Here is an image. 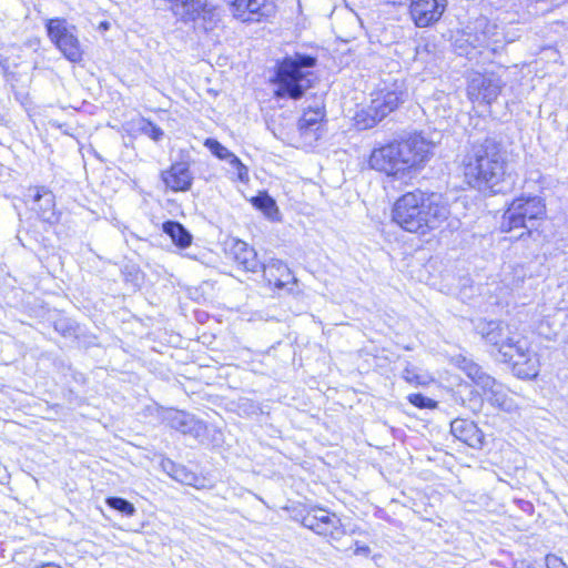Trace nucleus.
Segmentation results:
<instances>
[{
  "mask_svg": "<svg viewBox=\"0 0 568 568\" xmlns=\"http://www.w3.org/2000/svg\"><path fill=\"white\" fill-rule=\"evenodd\" d=\"M511 163L513 154L504 142L489 136L474 144L464 156V176L471 187L497 193L511 176Z\"/></svg>",
  "mask_w": 568,
  "mask_h": 568,
  "instance_id": "nucleus-1",
  "label": "nucleus"
},
{
  "mask_svg": "<svg viewBox=\"0 0 568 568\" xmlns=\"http://www.w3.org/2000/svg\"><path fill=\"white\" fill-rule=\"evenodd\" d=\"M449 211L438 195L419 190L407 192L394 204L393 221L410 233L425 234L435 230L448 217Z\"/></svg>",
  "mask_w": 568,
  "mask_h": 568,
  "instance_id": "nucleus-2",
  "label": "nucleus"
},
{
  "mask_svg": "<svg viewBox=\"0 0 568 568\" xmlns=\"http://www.w3.org/2000/svg\"><path fill=\"white\" fill-rule=\"evenodd\" d=\"M316 63L312 55L296 53L284 58L277 63L274 94L281 99H301L312 87L313 73L310 71Z\"/></svg>",
  "mask_w": 568,
  "mask_h": 568,
  "instance_id": "nucleus-3",
  "label": "nucleus"
},
{
  "mask_svg": "<svg viewBox=\"0 0 568 568\" xmlns=\"http://www.w3.org/2000/svg\"><path fill=\"white\" fill-rule=\"evenodd\" d=\"M546 214V205L538 196L515 199L505 211L501 221V231L511 232L525 229L527 234L537 226V222Z\"/></svg>",
  "mask_w": 568,
  "mask_h": 568,
  "instance_id": "nucleus-4",
  "label": "nucleus"
},
{
  "mask_svg": "<svg viewBox=\"0 0 568 568\" xmlns=\"http://www.w3.org/2000/svg\"><path fill=\"white\" fill-rule=\"evenodd\" d=\"M47 31L50 40L67 60L73 63L82 60L83 50L75 26L68 23L65 19L54 18L48 21Z\"/></svg>",
  "mask_w": 568,
  "mask_h": 568,
  "instance_id": "nucleus-5",
  "label": "nucleus"
},
{
  "mask_svg": "<svg viewBox=\"0 0 568 568\" xmlns=\"http://www.w3.org/2000/svg\"><path fill=\"white\" fill-rule=\"evenodd\" d=\"M473 324L475 332L479 334L486 343L497 348L500 358L503 356L510 358L513 352L517 349V341L510 331V326L504 321L477 318L473 321Z\"/></svg>",
  "mask_w": 568,
  "mask_h": 568,
  "instance_id": "nucleus-6",
  "label": "nucleus"
},
{
  "mask_svg": "<svg viewBox=\"0 0 568 568\" xmlns=\"http://www.w3.org/2000/svg\"><path fill=\"white\" fill-rule=\"evenodd\" d=\"M368 164L371 169L394 178H404L406 173L396 142L374 149L369 156Z\"/></svg>",
  "mask_w": 568,
  "mask_h": 568,
  "instance_id": "nucleus-7",
  "label": "nucleus"
},
{
  "mask_svg": "<svg viewBox=\"0 0 568 568\" xmlns=\"http://www.w3.org/2000/svg\"><path fill=\"white\" fill-rule=\"evenodd\" d=\"M503 82L495 74L474 73L468 81L467 95L470 101L491 104L501 92Z\"/></svg>",
  "mask_w": 568,
  "mask_h": 568,
  "instance_id": "nucleus-8",
  "label": "nucleus"
},
{
  "mask_svg": "<svg viewBox=\"0 0 568 568\" xmlns=\"http://www.w3.org/2000/svg\"><path fill=\"white\" fill-rule=\"evenodd\" d=\"M400 151V160L405 172L424 164L433 150L434 144L419 134H414L407 140L396 142Z\"/></svg>",
  "mask_w": 568,
  "mask_h": 568,
  "instance_id": "nucleus-9",
  "label": "nucleus"
},
{
  "mask_svg": "<svg viewBox=\"0 0 568 568\" xmlns=\"http://www.w3.org/2000/svg\"><path fill=\"white\" fill-rule=\"evenodd\" d=\"M302 525L314 532L323 536L337 538L341 531V519L325 509L317 508L310 510L302 518Z\"/></svg>",
  "mask_w": 568,
  "mask_h": 568,
  "instance_id": "nucleus-10",
  "label": "nucleus"
},
{
  "mask_svg": "<svg viewBox=\"0 0 568 568\" xmlns=\"http://www.w3.org/2000/svg\"><path fill=\"white\" fill-rule=\"evenodd\" d=\"M171 10L183 21H194L197 18L212 21L217 16V8L207 0H174Z\"/></svg>",
  "mask_w": 568,
  "mask_h": 568,
  "instance_id": "nucleus-11",
  "label": "nucleus"
},
{
  "mask_svg": "<svg viewBox=\"0 0 568 568\" xmlns=\"http://www.w3.org/2000/svg\"><path fill=\"white\" fill-rule=\"evenodd\" d=\"M190 168L189 156H183L161 172V180L173 192H186L191 190L193 184V174Z\"/></svg>",
  "mask_w": 568,
  "mask_h": 568,
  "instance_id": "nucleus-12",
  "label": "nucleus"
},
{
  "mask_svg": "<svg viewBox=\"0 0 568 568\" xmlns=\"http://www.w3.org/2000/svg\"><path fill=\"white\" fill-rule=\"evenodd\" d=\"M516 349L511 357L503 356L500 359L513 364V373L518 378L530 379L538 375L539 362L535 353L528 351L519 341L516 342Z\"/></svg>",
  "mask_w": 568,
  "mask_h": 568,
  "instance_id": "nucleus-13",
  "label": "nucleus"
},
{
  "mask_svg": "<svg viewBox=\"0 0 568 568\" xmlns=\"http://www.w3.org/2000/svg\"><path fill=\"white\" fill-rule=\"evenodd\" d=\"M404 101V91L402 84L394 82L390 85H385L377 89L372 94V110L376 112L377 116L385 118L393 112L399 103Z\"/></svg>",
  "mask_w": 568,
  "mask_h": 568,
  "instance_id": "nucleus-14",
  "label": "nucleus"
},
{
  "mask_svg": "<svg viewBox=\"0 0 568 568\" xmlns=\"http://www.w3.org/2000/svg\"><path fill=\"white\" fill-rule=\"evenodd\" d=\"M447 7V0H410V16L419 28L439 20Z\"/></svg>",
  "mask_w": 568,
  "mask_h": 568,
  "instance_id": "nucleus-15",
  "label": "nucleus"
},
{
  "mask_svg": "<svg viewBox=\"0 0 568 568\" xmlns=\"http://www.w3.org/2000/svg\"><path fill=\"white\" fill-rule=\"evenodd\" d=\"M165 420L171 428L196 439L202 438L206 433V425L202 420L183 410H169Z\"/></svg>",
  "mask_w": 568,
  "mask_h": 568,
  "instance_id": "nucleus-16",
  "label": "nucleus"
},
{
  "mask_svg": "<svg viewBox=\"0 0 568 568\" xmlns=\"http://www.w3.org/2000/svg\"><path fill=\"white\" fill-rule=\"evenodd\" d=\"M29 196L32 197V209L38 216L47 223L58 222L59 216L55 212L53 193L44 186H34L29 189Z\"/></svg>",
  "mask_w": 568,
  "mask_h": 568,
  "instance_id": "nucleus-17",
  "label": "nucleus"
},
{
  "mask_svg": "<svg viewBox=\"0 0 568 568\" xmlns=\"http://www.w3.org/2000/svg\"><path fill=\"white\" fill-rule=\"evenodd\" d=\"M452 434L467 446L481 449L485 442L484 433L471 420L456 418L450 423Z\"/></svg>",
  "mask_w": 568,
  "mask_h": 568,
  "instance_id": "nucleus-18",
  "label": "nucleus"
},
{
  "mask_svg": "<svg viewBox=\"0 0 568 568\" xmlns=\"http://www.w3.org/2000/svg\"><path fill=\"white\" fill-rule=\"evenodd\" d=\"M234 13L242 21H258L261 17L268 16L273 4L268 0H234Z\"/></svg>",
  "mask_w": 568,
  "mask_h": 568,
  "instance_id": "nucleus-19",
  "label": "nucleus"
},
{
  "mask_svg": "<svg viewBox=\"0 0 568 568\" xmlns=\"http://www.w3.org/2000/svg\"><path fill=\"white\" fill-rule=\"evenodd\" d=\"M452 363L481 389L491 386L494 377L487 374L483 367L471 358L459 354L452 358Z\"/></svg>",
  "mask_w": 568,
  "mask_h": 568,
  "instance_id": "nucleus-20",
  "label": "nucleus"
},
{
  "mask_svg": "<svg viewBox=\"0 0 568 568\" xmlns=\"http://www.w3.org/2000/svg\"><path fill=\"white\" fill-rule=\"evenodd\" d=\"M324 118V112L321 109H310L305 111L298 121V131L301 136L307 143H312L320 138L321 122Z\"/></svg>",
  "mask_w": 568,
  "mask_h": 568,
  "instance_id": "nucleus-21",
  "label": "nucleus"
},
{
  "mask_svg": "<svg viewBox=\"0 0 568 568\" xmlns=\"http://www.w3.org/2000/svg\"><path fill=\"white\" fill-rule=\"evenodd\" d=\"M487 400L490 405L510 413L516 408V404L507 394L506 387L493 378L491 386H487L483 389Z\"/></svg>",
  "mask_w": 568,
  "mask_h": 568,
  "instance_id": "nucleus-22",
  "label": "nucleus"
},
{
  "mask_svg": "<svg viewBox=\"0 0 568 568\" xmlns=\"http://www.w3.org/2000/svg\"><path fill=\"white\" fill-rule=\"evenodd\" d=\"M230 254L246 271L254 272L258 266L256 252L243 241H234L230 247Z\"/></svg>",
  "mask_w": 568,
  "mask_h": 568,
  "instance_id": "nucleus-23",
  "label": "nucleus"
},
{
  "mask_svg": "<svg viewBox=\"0 0 568 568\" xmlns=\"http://www.w3.org/2000/svg\"><path fill=\"white\" fill-rule=\"evenodd\" d=\"M162 230L180 248L189 247L192 243L191 233L179 222L166 221L163 223Z\"/></svg>",
  "mask_w": 568,
  "mask_h": 568,
  "instance_id": "nucleus-24",
  "label": "nucleus"
},
{
  "mask_svg": "<svg viewBox=\"0 0 568 568\" xmlns=\"http://www.w3.org/2000/svg\"><path fill=\"white\" fill-rule=\"evenodd\" d=\"M252 204L261 210L268 220L275 221L278 219L280 212L276 202L267 193H260L254 196Z\"/></svg>",
  "mask_w": 568,
  "mask_h": 568,
  "instance_id": "nucleus-25",
  "label": "nucleus"
},
{
  "mask_svg": "<svg viewBox=\"0 0 568 568\" xmlns=\"http://www.w3.org/2000/svg\"><path fill=\"white\" fill-rule=\"evenodd\" d=\"M466 389H468V398H466L462 390H458L454 394V402L467 409H469L473 413L478 412L481 408L483 399L477 390L471 388L470 386H465Z\"/></svg>",
  "mask_w": 568,
  "mask_h": 568,
  "instance_id": "nucleus-26",
  "label": "nucleus"
},
{
  "mask_svg": "<svg viewBox=\"0 0 568 568\" xmlns=\"http://www.w3.org/2000/svg\"><path fill=\"white\" fill-rule=\"evenodd\" d=\"M383 119V116H377L376 112L372 110V105L369 104L367 108L356 112L354 116V125L358 130H367L375 126Z\"/></svg>",
  "mask_w": 568,
  "mask_h": 568,
  "instance_id": "nucleus-27",
  "label": "nucleus"
},
{
  "mask_svg": "<svg viewBox=\"0 0 568 568\" xmlns=\"http://www.w3.org/2000/svg\"><path fill=\"white\" fill-rule=\"evenodd\" d=\"M105 503L110 508H112L128 517L133 516L136 511L134 505L131 501H129L124 498H121V497H115V496L108 497Z\"/></svg>",
  "mask_w": 568,
  "mask_h": 568,
  "instance_id": "nucleus-28",
  "label": "nucleus"
},
{
  "mask_svg": "<svg viewBox=\"0 0 568 568\" xmlns=\"http://www.w3.org/2000/svg\"><path fill=\"white\" fill-rule=\"evenodd\" d=\"M172 478L184 485H194L197 477L185 466L178 464Z\"/></svg>",
  "mask_w": 568,
  "mask_h": 568,
  "instance_id": "nucleus-29",
  "label": "nucleus"
},
{
  "mask_svg": "<svg viewBox=\"0 0 568 568\" xmlns=\"http://www.w3.org/2000/svg\"><path fill=\"white\" fill-rule=\"evenodd\" d=\"M204 145L219 159L229 160L231 151L214 139H206Z\"/></svg>",
  "mask_w": 568,
  "mask_h": 568,
  "instance_id": "nucleus-30",
  "label": "nucleus"
},
{
  "mask_svg": "<svg viewBox=\"0 0 568 568\" xmlns=\"http://www.w3.org/2000/svg\"><path fill=\"white\" fill-rule=\"evenodd\" d=\"M226 161L229 162L231 168L235 171L236 178L241 182L248 181L247 168L241 162V160L234 153H231V156Z\"/></svg>",
  "mask_w": 568,
  "mask_h": 568,
  "instance_id": "nucleus-31",
  "label": "nucleus"
},
{
  "mask_svg": "<svg viewBox=\"0 0 568 568\" xmlns=\"http://www.w3.org/2000/svg\"><path fill=\"white\" fill-rule=\"evenodd\" d=\"M409 402L418 408H434L436 406V402L422 394H412Z\"/></svg>",
  "mask_w": 568,
  "mask_h": 568,
  "instance_id": "nucleus-32",
  "label": "nucleus"
},
{
  "mask_svg": "<svg viewBox=\"0 0 568 568\" xmlns=\"http://www.w3.org/2000/svg\"><path fill=\"white\" fill-rule=\"evenodd\" d=\"M142 130L145 134H148L154 141L161 140L164 134L162 129L152 122H146V124L143 126Z\"/></svg>",
  "mask_w": 568,
  "mask_h": 568,
  "instance_id": "nucleus-33",
  "label": "nucleus"
},
{
  "mask_svg": "<svg viewBox=\"0 0 568 568\" xmlns=\"http://www.w3.org/2000/svg\"><path fill=\"white\" fill-rule=\"evenodd\" d=\"M547 568H568V566L556 555L546 556Z\"/></svg>",
  "mask_w": 568,
  "mask_h": 568,
  "instance_id": "nucleus-34",
  "label": "nucleus"
},
{
  "mask_svg": "<svg viewBox=\"0 0 568 568\" xmlns=\"http://www.w3.org/2000/svg\"><path fill=\"white\" fill-rule=\"evenodd\" d=\"M160 465L163 471H165L170 477H172L178 464L169 458H164L161 460Z\"/></svg>",
  "mask_w": 568,
  "mask_h": 568,
  "instance_id": "nucleus-35",
  "label": "nucleus"
},
{
  "mask_svg": "<svg viewBox=\"0 0 568 568\" xmlns=\"http://www.w3.org/2000/svg\"><path fill=\"white\" fill-rule=\"evenodd\" d=\"M439 101H443V103L440 104L443 106L442 115L445 116L446 112H447V110H446V106H447L446 101H448V97L445 93L440 92V93L436 94V98H434V100L430 101V103H435V102H439Z\"/></svg>",
  "mask_w": 568,
  "mask_h": 568,
  "instance_id": "nucleus-36",
  "label": "nucleus"
},
{
  "mask_svg": "<svg viewBox=\"0 0 568 568\" xmlns=\"http://www.w3.org/2000/svg\"><path fill=\"white\" fill-rule=\"evenodd\" d=\"M402 376L404 379H406L409 383L416 382L418 378V376L415 374V372L409 367H406L403 371Z\"/></svg>",
  "mask_w": 568,
  "mask_h": 568,
  "instance_id": "nucleus-37",
  "label": "nucleus"
},
{
  "mask_svg": "<svg viewBox=\"0 0 568 568\" xmlns=\"http://www.w3.org/2000/svg\"><path fill=\"white\" fill-rule=\"evenodd\" d=\"M55 331L61 332L63 335L69 334L70 327L63 321H59L54 324Z\"/></svg>",
  "mask_w": 568,
  "mask_h": 568,
  "instance_id": "nucleus-38",
  "label": "nucleus"
},
{
  "mask_svg": "<svg viewBox=\"0 0 568 568\" xmlns=\"http://www.w3.org/2000/svg\"><path fill=\"white\" fill-rule=\"evenodd\" d=\"M36 568H61V567L55 566L53 564H45V565H42V566H39V567H36Z\"/></svg>",
  "mask_w": 568,
  "mask_h": 568,
  "instance_id": "nucleus-39",
  "label": "nucleus"
},
{
  "mask_svg": "<svg viewBox=\"0 0 568 568\" xmlns=\"http://www.w3.org/2000/svg\"><path fill=\"white\" fill-rule=\"evenodd\" d=\"M100 27L106 30L109 28V23L108 22H102L100 24Z\"/></svg>",
  "mask_w": 568,
  "mask_h": 568,
  "instance_id": "nucleus-40",
  "label": "nucleus"
},
{
  "mask_svg": "<svg viewBox=\"0 0 568 568\" xmlns=\"http://www.w3.org/2000/svg\"><path fill=\"white\" fill-rule=\"evenodd\" d=\"M274 284L282 285V284H285V283L278 280V281H276Z\"/></svg>",
  "mask_w": 568,
  "mask_h": 568,
  "instance_id": "nucleus-41",
  "label": "nucleus"
}]
</instances>
